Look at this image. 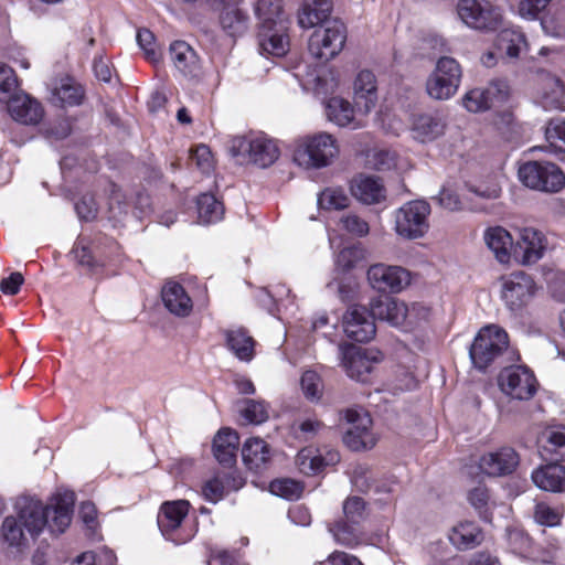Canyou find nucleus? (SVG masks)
Wrapping results in <instances>:
<instances>
[{
  "label": "nucleus",
  "instance_id": "obj_54",
  "mask_svg": "<svg viewBox=\"0 0 565 565\" xmlns=\"http://www.w3.org/2000/svg\"><path fill=\"white\" fill-rule=\"evenodd\" d=\"M563 513L559 509L550 507L544 502L535 505L534 519L537 523L546 526L558 525L562 520Z\"/></svg>",
  "mask_w": 565,
  "mask_h": 565
},
{
  "label": "nucleus",
  "instance_id": "obj_6",
  "mask_svg": "<svg viewBox=\"0 0 565 565\" xmlns=\"http://www.w3.org/2000/svg\"><path fill=\"white\" fill-rule=\"evenodd\" d=\"M508 345L509 337L505 330L491 324L478 332L469 354L473 365L479 370H484L507 350Z\"/></svg>",
  "mask_w": 565,
  "mask_h": 565
},
{
  "label": "nucleus",
  "instance_id": "obj_26",
  "mask_svg": "<svg viewBox=\"0 0 565 565\" xmlns=\"http://www.w3.org/2000/svg\"><path fill=\"white\" fill-rule=\"evenodd\" d=\"M483 241L501 264H508L513 256L514 242L508 230L502 226H492L484 231Z\"/></svg>",
  "mask_w": 565,
  "mask_h": 565
},
{
  "label": "nucleus",
  "instance_id": "obj_41",
  "mask_svg": "<svg viewBox=\"0 0 565 565\" xmlns=\"http://www.w3.org/2000/svg\"><path fill=\"white\" fill-rule=\"evenodd\" d=\"M543 83L544 88L540 98L541 106L545 110H565L562 82L555 76L546 75Z\"/></svg>",
  "mask_w": 565,
  "mask_h": 565
},
{
  "label": "nucleus",
  "instance_id": "obj_10",
  "mask_svg": "<svg viewBox=\"0 0 565 565\" xmlns=\"http://www.w3.org/2000/svg\"><path fill=\"white\" fill-rule=\"evenodd\" d=\"M537 289L531 275L514 271L502 278L501 299L510 311L519 312L532 301Z\"/></svg>",
  "mask_w": 565,
  "mask_h": 565
},
{
  "label": "nucleus",
  "instance_id": "obj_36",
  "mask_svg": "<svg viewBox=\"0 0 565 565\" xmlns=\"http://www.w3.org/2000/svg\"><path fill=\"white\" fill-rule=\"evenodd\" d=\"M542 456L550 461H565V426L552 427L544 431Z\"/></svg>",
  "mask_w": 565,
  "mask_h": 565
},
{
  "label": "nucleus",
  "instance_id": "obj_45",
  "mask_svg": "<svg viewBox=\"0 0 565 565\" xmlns=\"http://www.w3.org/2000/svg\"><path fill=\"white\" fill-rule=\"evenodd\" d=\"M366 250L361 244L343 248L335 258V267L342 271H349L364 262Z\"/></svg>",
  "mask_w": 565,
  "mask_h": 565
},
{
  "label": "nucleus",
  "instance_id": "obj_14",
  "mask_svg": "<svg viewBox=\"0 0 565 565\" xmlns=\"http://www.w3.org/2000/svg\"><path fill=\"white\" fill-rule=\"evenodd\" d=\"M342 366L348 376L365 383L370 381L374 364L382 361V354L373 349H362L355 345L341 348Z\"/></svg>",
  "mask_w": 565,
  "mask_h": 565
},
{
  "label": "nucleus",
  "instance_id": "obj_52",
  "mask_svg": "<svg viewBox=\"0 0 565 565\" xmlns=\"http://www.w3.org/2000/svg\"><path fill=\"white\" fill-rule=\"evenodd\" d=\"M18 86L14 71L6 64H0V102L7 103L8 98L17 93Z\"/></svg>",
  "mask_w": 565,
  "mask_h": 565
},
{
  "label": "nucleus",
  "instance_id": "obj_8",
  "mask_svg": "<svg viewBox=\"0 0 565 565\" xmlns=\"http://www.w3.org/2000/svg\"><path fill=\"white\" fill-rule=\"evenodd\" d=\"M345 40V25L333 19L313 31L309 39L308 49L315 58L328 62L342 51Z\"/></svg>",
  "mask_w": 565,
  "mask_h": 565
},
{
  "label": "nucleus",
  "instance_id": "obj_32",
  "mask_svg": "<svg viewBox=\"0 0 565 565\" xmlns=\"http://www.w3.org/2000/svg\"><path fill=\"white\" fill-rule=\"evenodd\" d=\"M238 434L231 428L218 430L213 440V454L221 465L232 466L238 450Z\"/></svg>",
  "mask_w": 565,
  "mask_h": 565
},
{
  "label": "nucleus",
  "instance_id": "obj_17",
  "mask_svg": "<svg viewBox=\"0 0 565 565\" xmlns=\"http://www.w3.org/2000/svg\"><path fill=\"white\" fill-rule=\"evenodd\" d=\"M508 98V86L492 83L486 88L477 87L467 92L462 98L463 107L470 113L486 111Z\"/></svg>",
  "mask_w": 565,
  "mask_h": 565
},
{
  "label": "nucleus",
  "instance_id": "obj_18",
  "mask_svg": "<svg viewBox=\"0 0 565 565\" xmlns=\"http://www.w3.org/2000/svg\"><path fill=\"white\" fill-rule=\"evenodd\" d=\"M343 329L348 338L356 342H367L376 332L371 311L361 306L348 309L343 317Z\"/></svg>",
  "mask_w": 565,
  "mask_h": 565
},
{
  "label": "nucleus",
  "instance_id": "obj_59",
  "mask_svg": "<svg viewBox=\"0 0 565 565\" xmlns=\"http://www.w3.org/2000/svg\"><path fill=\"white\" fill-rule=\"evenodd\" d=\"M224 490V480L220 476H216L204 482L202 487V494L205 500L216 503L223 499Z\"/></svg>",
  "mask_w": 565,
  "mask_h": 565
},
{
  "label": "nucleus",
  "instance_id": "obj_44",
  "mask_svg": "<svg viewBox=\"0 0 565 565\" xmlns=\"http://www.w3.org/2000/svg\"><path fill=\"white\" fill-rule=\"evenodd\" d=\"M355 524L356 523H351L348 520L339 521L330 526L329 531L339 544L348 547H354L362 541L361 533Z\"/></svg>",
  "mask_w": 565,
  "mask_h": 565
},
{
  "label": "nucleus",
  "instance_id": "obj_25",
  "mask_svg": "<svg viewBox=\"0 0 565 565\" xmlns=\"http://www.w3.org/2000/svg\"><path fill=\"white\" fill-rule=\"evenodd\" d=\"M289 23L259 26V47L262 53L284 56L289 50Z\"/></svg>",
  "mask_w": 565,
  "mask_h": 565
},
{
  "label": "nucleus",
  "instance_id": "obj_35",
  "mask_svg": "<svg viewBox=\"0 0 565 565\" xmlns=\"http://www.w3.org/2000/svg\"><path fill=\"white\" fill-rule=\"evenodd\" d=\"M254 12L259 26L290 23L284 11L282 0H255Z\"/></svg>",
  "mask_w": 565,
  "mask_h": 565
},
{
  "label": "nucleus",
  "instance_id": "obj_37",
  "mask_svg": "<svg viewBox=\"0 0 565 565\" xmlns=\"http://www.w3.org/2000/svg\"><path fill=\"white\" fill-rule=\"evenodd\" d=\"M83 98V87L70 77L61 79L51 94L52 103L62 107L77 106Z\"/></svg>",
  "mask_w": 565,
  "mask_h": 565
},
{
  "label": "nucleus",
  "instance_id": "obj_42",
  "mask_svg": "<svg viewBox=\"0 0 565 565\" xmlns=\"http://www.w3.org/2000/svg\"><path fill=\"white\" fill-rule=\"evenodd\" d=\"M498 47L510 57H518L526 47V40L521 30L505 28L498 35Z\"/></svg>",
  "mask_w": 565,
  "mask_h": 565
},
{
  "label": "nucleus",
  "instance_id": "obj_50",
  "mask_svg": "<svg viewBox=\"0 0 565 565\" xmlns=\"http://www.w3.org/2000/svg\"><path fill=\"white\" fill-rule=\"evenodd\" d=\"M541 24L546 34L555 38H565V6L545 15Z\"/></svg>",
  "mask_w": 565,
  "mask_h": 565
},
{
  "label": "nucleus",
  "instance_id": "obj_62",
  "mask_svg": "<svg viewBox=\"0 0 565 565\" xmlns=\"http://www.w3.org/2000/svg\"><path fill=\"white\" fill-rule=\"evenodd\" d=\"M551 0H521L519 12L523 18L534 19L542 12Z\"/></svg>",
  "mask_w": 565,
  "mask_h": 565
},
{
  "label": "nucleus",
  "instance_id": "obj_4",
  "mask_svg": "<svg viewBox=\"0 0 565 565\" xmlns=\"http://www.w3.org/2000/svg\"><path fill=\"white\" fill-rule=\"evenodd\" d=\"M430 205L424 200H413L404 203L393 213L394 231L405 239H417L429 230Z\"/></svg>",
  "mask_w": 565,
  "mask_h": 565
},
{
  "label": "nucleus",
  "instance_id": "obj_19",
  "mask_svg": "<svg viewBox=\"0 0 565 565\" xmlns=\"http://www.w3.org/2000/svg\"><path fill=\"white\" fill-rule=\"evenodd\" d=\"M6 104L10 116L23 125H38L44 116L41 103L24 92L11 95Z\"/></svg>",
  "mask_w": 565,
  "mask_h": 565
},
{
  "label": "nucleus",
  "instance_id": "obj_20",
  "mask_svg": "<svg viewBox=\"0 0 565 565\" xmlns=\"http://www.w3.org/2000/svg\"><path fill=\"white\" fill-rule=\"evenodd\" d=\"M218 24L222 31L231 36H242L248 29L249 15L244 0H227L221 8Z\"/></svg>",
  "mask_w": 565,
  "mask_h": 565
},
{
  "label": "nucleus",
  "instance_id": "obj_27",
  "mask_svg": "<svg viewBox=\"0 0 565 565\" xmlns=\"http://www.w3.org/2000/svg\"><path fill=\"white\" fill-rule=\"evenodd\" d=\"M169 51L172 63L184 77L193 78L200 75L199 56L188 43L175 41Z\"/></svg>",
  "mask_w": 565,
  "mask_h": 565
},
{
  "label": "nucleus",
  "instance_id": "obj_1",
  "mask_svg": "<svg viewBox=\"0 0 565 565\" xmlns=\"http://www.w3.org/2000/svg\"><path fill=\"white\" fill-rule=\"evenodd\" d=\"M75 494L58 491L49 505L40 501L22 499L15 503L17 515H9L2 523V537L12 547L28 544V536L36 537L47 525L52 532L63 533L71 524Z\"/></svg>",
  "mask_w": 565,
  "mask_h": 565
},
{
  "label": "nucleus",
  "instance_id": "obj_43",
  "mask_svg": "<svg viewBox=\"0 0 565 565\" xmlns=\"http://www.w3.org/2000/svg\"><path fill=\"white\" fill-rule=\"evenodd\" d=\"M199 220L204 224L217 222L223 216V205L214 195L204 193L198 199Z\"/></svg>",
  "mask_w": 565,
  "mask_h": 565
},
{
  "label": "nucleus",
  "instance_id": "obj_58",
  "mask_svg": "<svg viewBox=\"0 0 565 565\" xmlns=\"http://www.w3.org/2000/svg\"><path fill=\"white\" fill-rule=\"evenodd\" d=\"M191 159L203 173H210L214 168V159L205 145L196 146L191 152Z\"/></svg>",
  "mask_w": 565,
  "mask_h": 565
},
{
  "label": "nucleus",
  "instance_id": "obj_64",
  "mask_svg": "<svg viewBox=\"0 0 565 565\" xmlns=\"http://www.w3.org/2000/svg\"><path fill=\"white\" fill-rule=\"evenodd\" d=\"M24 278L21 273H12L8 278H4L0 282V289L7 295H17L23 284Z\"/></svg>",
  "mask_w": 565,
  "mask_h": 565
},
{
  "label": "nucleus",
  "instance_id": "obj_57",
  "mask_svg": "<svg viewBox=\"0 0 565 565\" xmlns=\"http://www.w3.org/2000/svg\"><path fill=\"white\" fill-rule=\"evenodd\" d=\"M468 498L475 509L478 510L480 516L486 521H490L491 518L488 514V504L490 499L488 489L479 486L469 492Z\"/></svg>",
  "mask_w": 565,
  "mask_h": 565
},
{
  "label": "nucleus",
  "instance_id": "obj_11",
  "mask_svg": "<svg viewBox=\"0 0 565 565\" xmlns=\"http://www.w3.org/2000/svg\"><path fill=\"white\" fill-rule=\"evenodd\" d=\"M189 508L190 503L186 500L167 501L161 505L157 521L167 540L183 544L192 537L193 534L186 532L183 525Z\"/></svg>",
  "mask_w": 565,
  "mask_h": 565
},
{
  "label": "nucleus",
  "instance_id": "obj_22",
  "mask_svg": "<svg viewBox=\"0 0 565 565\" xmlns=\"http://www.w3.org/2000/svg\"><path fill=\"white\" fill-rule=\"evenodd\" d=\"M519 465V456L513 448L502 447L495 451L482 455L478 467L482 473L500 477L512 473Z\"/></svg>",
  "mask_w": 565,
  "mask_h": 565
},
{
  "label": "nucleus",
  "instance_id": "obj_53",
  "mask_svg": "<svg viewBox=\"0 0 565 565\" xmlns=\"http://www.w3.org/2000/svg\"><path fill=\"white\" fill-rule=\"evenodd\" d=\"M545 137L555 151L565 152V120H551L546 127Z\"/></svg>",
  "mask_w": 565,
  "mask_h": 565
},
{
  "label": "nucleus",
  "instance_id": "obj_29",
  "mask_svg": "<svg viewBox=\"0 0 565 565\" xmlns=\"http://www.w3.org/2000/svg\"><path fill=\"white\" fill-rule=\"evenodd\" d=\"M408 306L396 299H377L371 303L373 320L386 321L391 326L399 327L407 319Z\"/></svg>",
  "mask_w": 565,
  "mask_h": 565
},
{
  "label": "nucleus",
  "instance_id": "obj_24",
  "mask_svg": "<svg viewBox=\"0 0 565 565\" xmlns=\"http://www.w3.org/2000/svg\"><path fill=\"white\" fill-rule=\"evenodd\" d=\"M340 461V454L334 449L324 450L306 447L296 456V465L300 472L311 476L321 472L326 467L334 466Z\"/></svg>",
  "mask_w": 565,
  "mask_h": 565
},
{
  "label": "nucleus",
  "instance_id": "obj_31",
  "mask_svg": "<svg viewBox=\"0 0 565 565\" xmlns=\"http://www.w3.org/2000/svg\"><path fill=\"white\" fill-rule=\"evenodd\" d=\"M355 105L353 106L349 100L334 96L327 100L324 110L329 121L339 127L358 128L361 122L355 118Z\"/></svg>",
  "mask_w": 565,
  "mask_h": 565
},
{
  "label": "nucleus",
  "instance_id": "obj_28",
  "mask_svg": "<svg viewBox=\"0 0 565 565\" xmlns=\"http://www.w3.org/2000/svg\"><path fill=\"white\" fill-rule=\"evenodd\" d=\"M161 298L168 311L177 317H188L192 312L193 301L178 282H167L162 288Z\"/></svg>",
  "mask_w": 565,
  "mask_h": 565
},
{
  "label": "nucleus",
  "instance_id": "obj_33",
  "mask_svg": "<svg viewBox=\"0 0 565 565\" xmlns=\"http://www.w3.org/2000/svg\"><path fill=\"white\" fill-rule=\"evenodd\" d=\"M332 10L331 0H305L298 15L301 28H313L326 23Z\"/></svg>",
  "mask_w": 565,
  "mask_h": 565
},
{
  "label": "nucleus",
  "instance_id": "obj_3",
  "mask_svg": "<svg viewBox=\"0 0 565 565\" xmlns=\"http://www.w3.org/2000/svg\"><path fill=\"white\" fill-rule=\"evenodd\" d=\"M518 177L526 188L544 193H557L565 186V173L550 161H526L520 164Z\"/></svg>",
  "mask_w": 565,
  "mask_h": 565
},
{
  "label": "nucleus",
  "instance_id": "obj_46",
  "mask_svg": "<svg viewBox=\"0 0 565 565\" xmlns=\"http://www.w3.org/2000/svg\"><path fill=\"white\" fill-rule=\"evenodd\" d=\"M238 411L248 424L259 425L269 417L268 405L264 401L244 399Z\"/></svg>",
  "mask_w": 565,
  "mask_h": 565
},
{
  "label": "nucleus",
  "instance_id": "obj_56",
  "mask_svg": "<svg viewBox=\"0 0 565 565\" xmlns=\"http://www.w3.org/2000/svg\"><path fill=\"white\" fill-rule=\"evenodd\" d=\"M300 385L307 398L315 401L321 397L322 382L315 371L305 372L301 376Z\"/></svg>",
  "mask_w": 565,
  "mask_h": 565
},
{
  "label": "nucleus",
  "instance_id": "obj_21",
  "mask_svg": "<svg viewBox=\"0 0 565 565\" xmlns=\"http://www.w3.org/2000/svg\"><path fill=\"white\" fill-rule=\"evenodd\" d=\"M377 100L375 75L369 70L359 72L353 82V102L358 113L369 115L375 108Z\"/></svg>",
  "mask_w": 565,
  "mask_h": 565
},
{
  "label": "nucleus",
  "instance_id": "obj_2",
  "mask_svg": "<svg viewBox=\"0 0 565 565\" xmlns=\"http://www.w3.org/2000/svg\"><path fill=\"white\" fill-rule=\"evenodd\" d=\"M339 154L337 139L328 132H317L297 138L292 146L295 163L305 169L328 167Z\"/></svg>",
  "mask_w": 565,
  "mask_h": 565
},
{
  "label": "nucleus",
  "instance_id": "obj_40",
  "mask_svg": "<svg viewBox=\"0 0 565 565\" xmlns=\"http://www.w3.org/2000/svg\"><path fill=\"white\" fill-rule=\"evenodd\" d=\"M449 540L457 548L468 550L479 545L483 535L476 523L462 522L451 530Z\"/></svg>",
  "mask_w": 565,
  "mask_h": 565
},
{
  "label": "nucleus",
  "instance_id": "obj_34",
  "mask_svg": "<svg viewBox=\"0 0 565 565\" xmlns=\"http://www.w3.org/2000/svg\"><path fill=\"white\" fill-rule=\"evenodd\" d=\"M270 448L268 444L258 438H248L242 448V457L246 467L254 471H259L270 460Z\"/></svg>",
  "mask_w": 565,
  "mask_h": 565
},
{
  "label": "nucleus",
  "instance_id": "obj_63",
  "mask_svg": "<svg viewBox=\"0 0 565 565\" xmlns=\"http://www.w3.org/2000/svg\"><path fill=\"white\" fill-rule=\"evenodd\" d=\"M75 210L79 218L89 221L96 216L97 206L92 198H83L75 204Z\"/></svg>",
  "mask_w": 565,
  "mask_h": 565
},
{
  "label": "nucleus",
  "instance_id": "obj_61",
  "mask_svg": "<svg viewBox=\"0 0 565 565\" xmlns=\"http://www.w3.org/2000/svg\"><path fill=\"white\" fill-rule=\"evenodd\" d=\"M364 511V502L361 498L353 497L349 498L343 503V513L345 516V520L350 521L351 523H358L359 520L362 518Z\"/></svg>",
  "mask_w": 565,
  "mask_h": 565
},
{
  "label": "nucleus",
  "instance_id": "obj_5",
  "mask_svg": "<svg viewBox=\"0 0 565 565\" xmlns=\"http://www.w3.org/2000/svg\"><path fill=\"white\" fill-rule=\"evenodd\" d=\"M461 22L478 31H495L503 24L502 9L490 0H459L456 7Z\"/></svg>",
  "mask_w": 565,
  "mask_h": 565
},
{
  "label": "nucleus",
  "instance_id": "obj_51",
  "mask_svg": "<svg viewBox=\"0 0 565 565\" xmlns=\"http://www.w3.org/2000/svg\"><path fill=\"white\" fill-rule=\"evenodd\" d=\"M341 227L356 237H365L370 233L369 223L354 213H348L340 217Z\"/></svg>",
  "mask_w": 565,
  "mask_h": 565
},
{
  "label": "nucleus",
  "instance_id": "obj_23",
  "mask_svg": "<svg viewBox=\"0 0 565 565\" xmlns=\"http://www.w3.org/2000/svg\"><path fill=\"white\" fill-rule=\"evenodd\" d=\"M350 190L353 198L365 205H375L386 200V189L379 177L359 174L352 179Z\"/></svg>",
  "mask_w": 565,
  "mask_h": 565
},
{
  "label": "nucleus",
  "instance_id": "obj_49",
  "mask_svg": "<svg viewBox=\"0 0 565 565\" xmlns=\"http://www.w3.org/2000/svg\"><path fill=\"white\" fill-rule=\"evenodd\" d=\"M269 490L284 499L297 500L302 493V486L292 479H277L270 482Z\"/></svg>",
  "mask_w": 565,
  "mask_h": 565
},
{
  "label": "nucleus",
  "instance_id": "obj_60",
  "mask_svg": "<svg viewBox=\"0 0 565 565\" xmlns=\"http://www.w3.org/2000/svg\"><path fill=\"white\" fill-rule=\"evenodd\" d=\"M397 156L395 151L382 149L372 156V166L380 171L391 170L396 167Z\"/></svg>",
  "mask_w": 565,
  "mask_h": 565
},
{
  "label": "nucleus",
  "instance_id": "obj_15",
  "mask_svg": "<svg viewBox=\"0 0 565 565\" xmlns=\"http://www.w3.org/2000/svg\"><path fill=\"white\" fill-rule=\"evenodd\" d=\"M345 418L352 425L343 436L345 446L354 451L373 448L377 439L371 430L370 415L363 411L348 409Z\"/></svg>",
  "mask_w": 565,
  "mask_h": 565
},
{
  "label": "nucleus",
  "instance_id": "obj_48",
  "mask_svg": "<svg viewBox=\"0 0 565 565\" xmlns=\"http://www.w3.org/2000/svg\"><path fill=\"white\" fill-rule=\"evenodd\" d=\"M137 43L143 51L145 57L156 64L161 60V52L156 42L153 33L148 29H140L137 32Z\"/></svg>",
  "mask_w": 565,
  "mask_h": 565
},
{
  "label": "nucleus",
  "instance_id": "obj_38",
  "mask_svg": "<svg viewBox=\"0 0 565 565\" xmlns=\"http://www.w3.org/2000/svg\"><path fill=\"white\" fill-rule=\"evenodd\" d=\"M226 345L241 361L248 362L254 356V340L243 328L225 331Z\"/></svg>",
  "mask_w": 565,
  "mask_h": 565
},
{
  "label": "nucleus",
  "instance_id": "obj_39",
  "mask_svg": "<svg viewBox=\"0 0 565 565\" xmlns=\"http://www.w3.org/2000/svg\"><path fill=\"white\" fill-rule=\"evenodd\" d=\"M444 132V125L439 119L429 114L415 115L412 121L414 139L427 142L436 139Z\"/></svg>",
  "mask_w": 565,
  "mask_h": 565
},
{
  "label": "nucleus",
  "instance_id": "obj_7",
  "mask_svg": "<svg viewBox=\"0 0 565 565\" xmlns=\"http://www.w3.org/2000/svg\"><path fill=\"white\" fill-rule=\"evenodd\" d=\"M230 152L233 157H247L262 168L271 166L280 153L276 142L263 134L234 137L231 140Z\"/></svg>",
  "mask_w": 565,
  "mask_h": 565
},
{
  "label": "nucleus",
  "instance_id": "obj_55",
  "mask_svg": "<svg viewBox=\"0 0 565 565\" xmlns=\"http://www.w3.org/2000/svg\"><path fill=\"white\" fill-rule=\"evenodd\" d=\"M508 545L512 553L524 556L530 552L531 539L522 530L512 529L508 531Z\"/></svg>",
  "mask_w": 565,
  "mask_h": 565
},
{
  "label": "nucleus",
  "instance_id": "obj_47",
  "mask_svg": "<svg viewBox=\"0 0 565 565\" xmlns=\"http://www.w3.org/2000/svg\"><path fill=\"white\" fill-rule=\"evenodd\" d=\"M318 204L323 210H343L349 206L350 199L341 188H327L319 194Z\"/></svg>",
  "mask_w": 565,
  "mask_h": 565
},
{
  "label": "nucleus",
  "instance_id": "obj_12",
  "mask_svg": "<svg viewBox=\"0 0 565 565\" xmlns=\"http://www.w3.org/2000/svg\"><path fill=\"white\" fill-rule=\"evenodd\" d=\"M366 277L371 287L383 294H398L409 286L412 280L406 268L384 263L371 265Z\"/></svg>",
  "mask_w": 565,
  "mask_h": 565
},
{
  "label": "nucleus",
  "instance_id": "obj_9",
  "mask_svg": "<svg viewBox=\"0 0 565 565\" xmlns=\"http://www.w3.org/2000/svg\"><path fill=\"white\" fill-rule=\"evenodd\" d=\"M461 67L459 63L448 56L440 57L435 71L426 83L428 95L437 100H446L452 97L460 85Z\"/></svg>",
  "mask_w": 565,
  "mask_h": 565
},
{
  "label": "nucleus",
  "instance_id": "obj_16",
  "mask_svg": "<svg viewBox=\"0 0 565 565\" xmlns=\"http://www.w3.org/2000/svg\"><path fill=\"white\" fill-rule=\"evenodd\" d=\"M546 245L547 242L542 232L534 227H521L518 230L513 257L524 266L535 264L544 256Z\"/></svg>",
  "mask_w": 565,
  "mask_h": 565
},
{
  "label": "nucleus",
  "instance_id": "obj_13",
  "mask_svg": "<svg viewBox=\"0 0 565 565\" xmlns=\"http://www.w3.org/2000/svg\"><path fill=\"white\" fill-rule=\"evenodd\" d=\"M501 391L519 401L531 399L537 390V381L526 366H510L504 369L498 379Z\"/></svg>",
  "mask_w": 565,
  "mask_h": 565
},
{
  "label": "nucleus",
  "instance_id": "obj_30",
  "mask_svg": "<svg viewBox=\"0 0 565 565\" xmlns=\"http://www.w3.org/2000/svg\"><path fill=\"white\" fill-rule=\"evenodd\" d=\"M531 478L534 484L550 492L565 491V467L557 463H550L535 469Z\"/></svg>",
  "mask_w": 565,
  "mask_h": 565
}]
</instances>
